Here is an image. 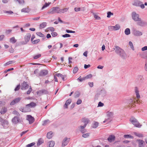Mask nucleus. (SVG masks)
Returning a JSON list of instances; mask_svg holds the SVG:
<instances>
[{"label": "nucleus", "mask_w": 147, "mask_h": 147, "mask_svg": "<svg viewBox=\"0 0 147 147\" xmlns=\"http://www.w3.org/2000/svg\"><path fill=\"white\" fill-rule=\"evenodd\" d=\"M114 50L115 53L122 59H125L127 58V55L125 51L119 46H115Z\"/></svg>", "instance_id": "f257e3e1"}, {"label": "nucleus", "mask_w": 147, "mask_h": 147, "mask_svg": "<svg viewBox=\"0 0 147 147\" xmlns=\"http://www.w3.org/2000/svg\"><path fill=\"white\" fill-rule=\"evenodd\" d=\"M130 121L136 127L140 128L142 125H140L137 120L134 117H132L130 119Z\"/></svg>", "instance_id": "f03ea898"}, {"label": "nucleus", "mask_w": 147, "mask_h": 147, "mask_svg": "<svg viewBox=\"0 0 147 147\" xmlns=\"http://www.w3.org/2000/svg\"><path fill=\"white\" fill-rule=\"evenodd\" d=\"M60 13V8L57 7H53L51 8L48 12L49 14H53L55 13Z\"/></svg>", "instance_id": "7ed1b4c3"}, {"label": "nucleus", "mask_w": 147, "mask_h": 147, "mask_svg": "<svg viewBox=\"0 0 147 147\" xmlns=\"http://www.w3.org/2000/svg\"><path fill=\"white\" fill-rule=\"evenodd\" d=\"M137 24L139 26L143 27L147 25V22L142 20L141 18H140L138 21Z\"/></svg>", "instance_id": "20e7f679"}, {"label": "nucleus", "mask_w": 147, "mask_h": 147, "mask_svg": "<svg viewBox=\"0 0 147 147\" xmlns=\"http://www.w3.org/2000/svg\"><path fill=\"white\" fill-rule=\"evenodd\" d=\"M70 138L67 137H65L62 142V147H64L66 146L69 143Z\"/></svg>", "instance_id": "39448f33"}, {"label": "nucleus", "mask_w": 147, "mask_h": 147, "mask_svg": "<svg viewBox=\"0 0 147 147\" xmlns=\"http://www.w3.org/2000/svg\"><path fill=\"white\" fill-rule=\"evenodd\" d=\"M133 34L134 36L137 37L140 36L143 34L142 32L136 29L133 30Z\"/></svg>", "instance_id": "423d86ee"}, {"label": "nucleus", "mask_w": 147, "mask_h": 147, "mask_svg": "<svg viewBox=\"0 0 147 147\" xmlns=\"http://www.w3.org/2000/svg\"><path fill=\"white\" fill-rule=\"evenodd\" d=\"M132 19L135 21H138L140 18H139V15L135 12L132 13Z\"/></svg>", "instance_id": "0eeeda50"}, {"label": "nucleus", "mask_w": 147, "mask_h": 147, "mask_svg": "<svg viewBox=\"0 0 147 147\" xmlns=\"http://www.w3.org/2000/svg\"><path fill=\"white\" fill-rule=\"evenodd\" d=\"M134 5L136 6H140L142 9H144L145 7L143 3L139 1H137L135 2Z\"/></svg>", "instance_id": "6e6552de"}, {"label": "nucleus", "mask_w": 147, "mask_h": 147, "mask_svg": "<svg viewBox=\"0 0 147 147\" xmlns=\"http://www.w3.org/2000/svg\"><path fill=\"white\" fill-rule=\"evenodd\" d=\"M21 99V98L20 97H18L15 99L10 102V105H13L15 104L18 102L20 101Z\"/></svg>", "instance_id": "1a4fd4ad"}, {"label": "nucleus", "mask_w": 147, "mask_h": 147, "mask_svg": "<svg viewBox=\"0 0 147 147\" xmlns=\"http://www.w3.org/2000/svg\"><path fill=\"white\" fill-rule=\"evenodd\" d=\"M31 36V34L29 33H27L26 34L24 37V39L26 43H24V44H26L29 41Z\"/></svg>", "instance_id": "9d476101"}, {"label": "nucleus", "mask_w": 147, "mask_h": 147, "mask_svg": "<svg viewBox=\"0 0 147 147\" xmlns=\"http://www.w3.org/2000/svg\"><path fill=\"white\" fill-rule=\"evenodd\" d=\"M27 119L29 121V123L31 124L33 123L34 121V119L31 115H28L27 116Z\"/></svg>", "instance_id": "9b49d317"}, {"label": "nucleus", "mask_w": 147, "mask_h": 147, "mask_svg": "<svg viewBox=\"0 0 147 147\" xmlns=\"http://www.w3.org/2000/svg\"><path fill=\"white\" fill-rule=\"evenodd\" d=\"M48 71L46 70H43L41 71L39 74L37 75V76H45L48 74Z\"/></svg>", "instance_id": "f8f14e48"}, {"label": "nucleus", "mask_w": 147, "mask_h": 147, "mask_svg": "<svg viewBox=\"0 0 147 147\" xmlns=\"http://www.w3.org/2000/svg\"><path fill=\"white\" fill-rule=\"evenodd\" d=\"M137 141L138 142V144L139 147H144L145 143L144 141L141 140H137Z\"/></svg>", "instance_id": "ddd939ff"}, {"label": "nucleus", "mask_w": 147, "mask_h": 147, "mask_svg": "<svg viewBox=\"0 0 147 147\" xmlns=\"http://www.w3.org/2000/svg\"><path fill=\"white\" fill-rule=\"evenodd\" d=\"M29 87V85L26 82H23L21 86V89L22 90H25L27 89Z\"/></svg>", "instance_id": "4468645a"}, {"label": "nucleus", "mask_w": 147, "mask_h": 147, "mask_svg": "<svg viewBox=\"0 0 147 147\" xmlns=\"http://www.w3.org/2000/svg\"><path fill=\"white\" fill-rule=\"evenodd\" d=\"M135 92L136 95V98L138 99H139L140 97V95L139 93V91L138 88L136 87L135 88Z\"/></svg>", "instance_id": "2eb2a0df"}, {"label": "nucleus", "mask_w": 147, "mask_h": 147, "mask_svg": "<svg viewBox=\"0 0 147 147\" xmlns=\"http://www.w3.org/2000/svg\"><path fill=\"white\" fill-rule=\"evenodd\" d=\"M8 124V122L7 121L4 119L1 123V125L3 127H7Z\"/></svg>", "instance_id": "dca6fc26"}, {"label": "nucleus", "mask_w": 147, "mask_h": 147, "mask_svg": "<svg viewBox=\"0 0 147 147\" xmlns=\"http://www.w3.org/2000/svg\"><path fill=\"white\" fill-rule=\"evenodd\" d=\"M82 121L84 123V125H86L90 121L88 118H84L82 119Z\"/></svg>", "instance_id": "f3484780"}, {"label": "nucleus", "mask_w": 147, "mask_h": 147, "mask_svg": "<svg viewBox=\"0 0 147 147\" xmlns=\"http://www.w3.org/2000/svg\"><path fill=\"white\" fill-rule=\"evenodd\" d=\"M115 139V136L113 135H110L108 138V141L110 142L113 141Z\"/></svg>", "instance_id": "a211bd4d"}, {"label": "nucleus", "mask_w": 147, "mask_h": 147, "mask_svg": "<svg viewBox=\"0 0 147 147\" xmlns=\"http://www.w3.org/2000/svg\"><path fill=\"white\" fill-rule=\"evenodd\" d=\"M13 122L15 123L16 124L19 122V118L18 117L15 116L12 119Z\"/></svg>", "instance_id": "6ab92c4d"}, {"label": "nucleus", "mask_w": 147, "mask_h": 147, "mask_svg": "<svg viewBox=\"0 0 147 147\" xmlns=\"http://www.w3.org/2000/svg\"><path fill=\"white\" fill-rule=\"evenodd\" d=\"M47 25V23L46 22H43L40 25V29L46 27Z\"/></svg>", "instance_id": "aec40b11"}, {"label": "nucleus", "mask_w": 147, "mask_h": 147, "mask_svg": "<svg viewBox=\"0 0 147 147\" xmlns=\"http://www.w3.org/2000/svg\"><path fill=\"white\" fill-rule=\"evenodd\" d=\"M36 105V104L34 102H31L30 103L27 105L26 106V107H34Z\"/></svg>", "instance_id": "412c9836"}, {"label": "nucleus", "mask_w": 147, "mask_h": 147, "mask_svg": "<svg viewBox=\"0 0 147 147\" xmlns=\"http://www.w3.org/2000/svg\"><path fill=\"white\" fill-rule=\"evenodd\" d=\"M44 142V140L41 138H39L38 141L37 145V146H39Z\"/></svg>", "instance_id": "4be33fe9"}, {"label": "nucleus", "mask_w": 147, "mask_h": 147, "mask_svg": "<svg viewBox=\"0 0 147 147\" xmlns=\"http://www.w3.org/2000/svg\"><path fill=\"white\" fill-rule=\"evenodd\" d=\"M7 109L6 107L3 108L0 111V113L1 114H4L7 111Z\"/></svg>", "instance_id": "5701e85b"}, {"label": "nucleus", "mask_w": 147, "mask_h": 147, "mask_svg": "<svg viewBox=\"0 0 147 147\" xmlns=\"http://www.w3.org/2000/svg\"><path fill=\"white\" fill-rule=\"evenodd\" d=\"M107 115L108 117H110L111 118L112 117L113 115V113L112 112H108L107 113Z\"/></svg>", "instance_id": "b1692460"}, {"label": "nucleus", "mask_w": 147, "mask_h": 147, "mask_svg": "<svg viewBox=\"0 0 147 147\" xmlns=\"http://www.w3.org/2000/svg\"><path fill=\"white\" fill-rule=\"evenodd\" d=\"M68 8H66L63 9H60V13H63L67 12L68 10Z\"/></svg>", "instance_id": "393cba45"}, {"label": "nucleus", "mask_w": 147, "mask_h": 147, "mask_svg": "<svg viewBox=\"0 0 147 147\" xmlns=\"http://www.w3.org/2000/svg\"><path fill=\"white\" fill-rule=\"evenodd\" d=\"M53 136V133L51 131L48 132L47 134V137L49 139L51 138Z\"/></svg>", "instance_id": "a878e982"}, {"label": "nucleus", "mask_w": 147, "mask_h": 147, "mask_svg": "<svg viewBox=\"0 0 147 147\" xmlns=\"http://www.w3.org/2000/svg\"><path fill=\"white\" fill-rule=\"evenodd\" d=\"M98 125V123L96 121H94L93 122L92 125V127L94 128H96Z\"/></svg>", "instance_id": "bb28decb"}, {"label": "nucleus", "mask_w": 147, "mask_h": 147, "mask_svg": "<svg viewBox=\"0 0 147 147\" xmlns=\"http://www.w3.org/2000/svg\"><path fill=\"white\" fill-rule=\"evenodd\" d=\"M17 41V40L15 39L14 37L11 38L10 39V42L13 44L15 43Z\"/></svg>", "instance_id": "cd10ccee"}, {"label": "nucleus", "mask_w": 147, "mask_h": 147, "mask_svg": "<svg viewBox=\"0 0 147 147\" xmlns=\"http://www.w3.org/2000/svg\"><path fill=\"white\" fill-rule=\"evenodd\" d=\"M114 30H117L120 29V26L118 24H116L115 26H113Z\"/></svg>", "instance_id": "c85d7f7f"}, {"label": "nucleus", "mask_w": 147, "mask_h": 147, "mask_svg": "<svg viewBox=\"0 0 147 147\" xmlns=\"http://www.w3.org/2000/svg\"><path fill=\"white\" fill-rule=\"evenodd\" d=\"M125 34L126 35H128L130 34V30L129 28H126L125 31Z\"/></svg>", "instance_id": "c756f323"}, {"label": "nucleus", "mask_w": 147, "mask_h": 147, "mask_svg": "<svg viewBox=\"0 0 147 147\" xmlns=\"http://www.w3.org/2000/svg\"><path fill=\"white\" fill-rule=\"evenodd\" d=\"M112 120V118H111L110 117H108V118L105 119V120L103 121V123H108L111 121Z\"/></svg>", "instance_id": "7c9ffc66"}, {"label": "nucleus", "mask_w": 147, "mask_h": 147, "mask_svg": "<svg viewBox=\"0 0 147 147\" xmlns=\"http://www.w3.org/2000/svg\"><path fill=\"white\" fill-rule=\"evenodd\" d=\"M15 62V61H9L7 63H6L5 64H4V66H6L7 65H8L10 64H12L13 63H14Z\"/></svg>", "instance_id": "2f4dec72"}, {"label": "nucleus", "mask_w": 147, "mask_h": 147, "mask_svg": "<svg viewBox=\"0 0 147 147\" xmlns=\"http://www.w3.org/2000/svg\"><path fill=\"white\" fill-rule=\"evenodd\" d=\"M134 133L135 135L139 137H142L143 136V135L142 134L136 132H134Z\"/></svg>", "instance_id": "473e14b6"}, {"label": "nucleus", "mask_w": 147, "mask_h": 147, "mask_svg": "<svg viewBox=\"0 0 147 147\" xmlns=\"http://www.w3.org/2000/svg\"><path fill=\"white\" fill-rule=\"evenodd\" d=\"M49 147H53L55 144V142L53 141H52L49 142Z\"/></svg>", "instance_id": "72a5a7b5"}, {"label": "nucleus", "mask_w": 147, "mask_h": 147, "mask_svg": "<svg viewBox=\"0 0 147 147\" xmlns=\"http://www.w3.org/2000/svg\"><path fill=\"white\" fill-rule=\"evenodd\" d=\"M16 2H18L19 4L23 5L24 3V0H14Z\"/></svg>", "instance_id": "f704fd0d"}, {"label": "nucleus", "mask_w": 147, "mask_h": 147, "mask_svg": "<svg viewBox=\"0 0 147 147\" xmlns=\"http://www.w3.org/2000/svg\"><path fill=\"white\" fill-rule=\"evenodd\" d=\"M90 135V133H87L86 134H84L82 135V137L84 138H88Z\"/></svg>", "instance_id": "c9c22d12"}, {"label": "nucleus", "mask_w": 147, "mask_h": 147, "mask_svg": "<svg viewBox=\"0 0 147 147\" xmlns=\"http://www.w3.org/2000/svg\"><path fill=\"white\" fill-rule=\"evenodd\" d=\"M129 44L132 49L133 50H134V46L132 42L130 41H129Z\"/></svg>", "instance_id": "e433bc0d"}, {"label": "nucleus", "mask_w": 147, "mask_h": 147, "mask_svg": "<svg viewBox=\"0 0 147 147\" xmlns=\"http://www.w3.org/2000/svg\"><path fill=\"white\" fill-rule=\"evenodd\" d=\"M51 3H45V4L42 7V9H43L45 8H46V7L48 6Z\"/></svg>", "instance_id": "4c0bfd02"}, {"label": "nucleus", "mask_w": 147, "mask_h": 147, "mask_svg": "<svg viewBox=\"0 0 147 147\" xmlns=\"http://www.w3.org/2000/svg\"><path fill=\"white\" fill-rule=\"evenodd\" d=\"M36 34L38 36L40 37H45L44 34H43L40 32H37Z\"/></svg>", "instance_id": "58836bf2"}, {"label": "nucleus", "mask_w": 147, "mask_h": 147, "mask_svg": "<svg viewBox=\"0 0 147 147\" xmlns=\"http://www.w3.org/2000/svg\"><path fill=\"white\" fill-rule=\"evenodd\" d=\"M5 104V102L4 101H0V107L4 105Z\"/></svg>", "instance_id": "ea45409f"}, {"label": "nucleus", "mask_w": 147, "mask_h": 147, "mask_svg": "<svg viewBox=\"0 0 147 147\" xmlns=\"http://www.w3.org/2000/svg\"><path fill=\"white\" fill-rule=\"evenodd\" d=\"M35 144L34 142H32L27 145L26 146V147H31L34 145Z\"/></svg>", "instance_id": "a19ab883"}, {"label": "nucleus", "mask_w": 147, "mask_h": 147, "mask_svg": "<svg viewBox=\"0 0 147 147\" xmlns=\"http://www.w3.org/2000/svg\"><path fill=\"white\" fill-rule=\"evenodd\" d=\"M49 120H45V121H43L42 125H45L47 124L48 123H49Z\"/></svg>", "instance_id": "79ce46f5"}, {"label": "nucleus", "mask_w": 147, "mask_h": 147, "mask_svg": "<svg viewBox=\"0 0 147 147\" xmlns=\"http://www.w3.org/2000/svg\"><path fill=\"white\" fill-rule=\"evenodd\" d=\"M3 12L5 13H7L9 14H11L13 13V11H4Z\"/></svg>", "instance_id": "37998d69"}, {"label": "nucleus", "mask_w": 147, "mask_h": 147, "mask_svg": "<svg viewBox=\"0 0 147 147\" xmlns=\"http://www.w3.org/2000/svg\"><path fill=\"white\" fill-rule=\"evenodd\" d=\"M12 113L15 115H16L18 116H19L20 115L19 113L16 111H13Z\"/></svg>", "instance_id": "c03bdc74"}, {"label": "nucleus", "mask_w": 147, "mask_h": 147, "mask_svg": "<svg viewBox=\"0 0 147 147\" xmlns=\"http://www.w3.org/2000/svg\"><path fill=\"white\" fill-rule=\"evenodd\" d=\"M92 76L91 74H89L88 75H87L85 77H84L85 79H88L89 78H91L92 77Z\"/></svg>", "instance_id": "a18cd8bd"}, {"label": "nucleus", "mask_w": 147, "mask_h": 147, "mask_svg": "<svg viewBox=\"0 0 147 147\" xmlns=\"http://www.w3.org/2000/svg\"><path fill=\"white\" fill-rule=\"evenodd\" d=\"M39 92L42 93V94H46L48 93L47 91L46 90H40Z\"/></svg>", "instance_id": "49530a36"}, {"label": "nucleus", "mask_w": 147, "mask_h": 147, "mask_svg": "<svg viewBox=\"0 0 147 147\" xmlns=\"http://www.w3.org/2000/svg\"><path fill=\"white\" fill-rule=\"evenodd\" d=\"M85 78H84V77L83 78H81V77L80 76V77L78 79V80H79L80 81V82H82L83 81L85 80Z\"/></svg>", "instance_id": "de8ad7c7"}, {"label": "nucleus", "mask_w": 147, "mask_h": 147, "mask_svg": "<svg viewBox=\"0 0 147 147\" xmlns=\"http://www.w3.org/2000/svg\"><path fill=\"white\" fill-rule=\"evenodd\" d=\"M94 17L95 19L97 20H100V17L98 16L97 15L94 14Z\"/></svg>", "instance_id": "09e8293b"}, {"label": "nucleus", "mask_w": 147, "mask_h": 147, "mask_svg": "<svg viewBox=\"0 0 147 147\" xmlns=\"http://www.w3.org/2000/svg\"><path fill=\"white\" fill-rule=\"evenodd\" d=\"M107 18H109L111 16L113 15V13H111V12H107Z\"/></svg>", "instance_id": "8fccbe9b"}, {"label": "nucleus", "mask_w": 147, "mask_h": 147, "mask_svg": "<svg viewBox=\"0 0 147 147\" xmlns=\"http://www.w3.org/2000/svg\"><path fill=\"white\" fill-rule=\"evenodd\" d=\"M62 36L64 38L69 37L71 36L70 35H69L68 34H65L62 35Z\"/></svg>", "instance_id": "3c124183"}, {"label": "nucleus", "mask_w": 147, "mask_h": 147, "mask_svg": "<svg viewBox=\"0 0 147 147\" xmlns=\"http://www.w3.org/2000/svg\"><path fill=\"white\" fill-rule=\"evenodd\" d=\"M78 68L77 67H75L73 70V72L74 74L76 73L78 71Z\"/></svg>", "instance_id": "603ef678"}, {"label": "nucleus", "mask_w": 147, "mask_h": 147, "mask_svg": "<svg viewBox=\"0 0 147 147\" xmlns=\"http://www.w3.org/2000/svg\"><path fill=\"white\" fill-rule=\"evenodd\" d=\"M108 28L110 31L114 30V27L113 26H110L108 27Z\"/></svg>", "instance_id": "864d4df0"}, {"label": "nucleus", "mask_w": 147, "mask_h": 147, "mask_svg": "<svg viewBox=\"0 0 147 147\" xmlns=\"http://www.w3.org/2000/svg\"><path fill=\"white\" fill-rule=\"evenodd\" d=\"M41 56V55L39 54L34 56V59H37Z\"/></svg>", "instance_id": "5fc2aeb1"}, {"label": "nucleus", "mask_w": 147, "mask_h": 147, "mask_svg": "<svg viewBox=\"0 0 147 147\" xmlns=\"http://www.w3.org/2000/svg\"><path fill=\"white\" fill-rule=\"evenodd\" d=\"M80 131L82 134L86 133L87 131V130L85 129H80Z\"/></svg>", "instance_id": "6e6d98bb"}, {"label": "nucleus", "mask_w": 147, "mask_h": 147, "mask_svg": "<svg viewBox=\"0 0 147 147\" xmlns=\"http://www.w3.org/2000/svg\"><path fill=\"white\" fill-rule=\"evenodd\" d=\"M40 41V40L39 39H38L35 40H34L33 41L32 43L33 44H35L38 43Z\"/></svg>", "instance_id": "4d7b16f0"}, {"label": "nucleus", "mask_w": 147, "mask_h": 147, "mask_svg": "<svg viewBox=\"0 0 147 147\" xmlns=\"http://www.w3.org/2000/svg\"><path fill=\"white\" fill-rule=\"evenodd\" d=\"M20 84L18 85V86H17L15 88V89H14V90L15 91L18 90H19L20 89Z\"/></svg>", "instance_id": "13d9d810"}, {"label": "nucleus", "mask_w": 147, "mask_h": 147, "mask_svg": "<svg viewBox=\"0 0 147 147\" xmlns=\"http://www.w3.org/2000/svg\"><path fill=\"white\" fill-rule=\"evenodd\" d=\"M86 125H84L83 126H82V125L80 126V127H79V130L85 129V128L86 127Z\"/></svg>", "instance_id": "bf43d9fd"}, {"label": "nucleus", "mask_w": 147, "mask_h": 147, "mask_svg": "<svg viewBox=\"0 0 147 147\" xmlns=\"http://www.w3.org/2000/svg\"><path fill=\"white\" fill-rule=\"evenodd\" d=\"M66 32L67 33H74L75 32L74 31L70 30H66Z\"/></svg>", "instance_id": "052dcab7"}, {"label": "nucleus", "mask_w": 147, "mask_h": 147, "mask_svg": "<svg viewBox=\"0 0 147 147\" xmlns=\"http://www.w3.org/2000/svg\"><path fill=\"white\" fill-rule=\"evenodd\" d=\"M144 68L145 70L147 71V60L145 61Z\"/></svg>", "instance_id": "680f3d73"}, {"label": "nucleus", "mask_w": 147, "mask_h": 147, "mask_svg": "<svg viewBox=\"0 0 147 147\" xmlns=\"http://www.w3.org/2000/svg\"><path fill=\"white\" fill-rule=\"evenodd\" d=\"M82 102V100L81 99H78V100H77V102H76V104L78 105H80V104H81V103Z\"/></svg>", "instance_id": "e2e57ef3"}, {"label": "nucleus", "mask_w": 147, "mask_h": 147, "mask_svg": "<svg viewBox=\"0 0 147 147\" xmlns=\"http://www.w3.org/2000/svg\"><path fill=\"white\" fill-rule=\"evenodd\" d=\"M51 34L53 37H55L57 35V33L56 32H52L51 33Z\"/></svg>", "instance_id": "0e129e2a"}, {"label": "nucleus", "mask_w": 147, "mask_h": 147, "mask_svg": "<svg viewBox=\"0 0 147 147\" xmlns=\"http://www.w3.org/2000/svg\"><path fill=\"white\" fill-rule=\"evenodd\" d=\"M71 100L70 99H68L66 101L65 103L67 104V105H69L71 103Z\"/></svg>", "instance_id": "69168bd1"}, {"label": "nucleus", "mask_w": 147, "mask_h": 147, "mask_svg": "<svg viewBox=\"0 0 147 147\" xmlns=\"http://www.w3.org/2000/svg\"><path fill=\"white\" fill-rule=\"evenodd\" d=\"M74 10L76 12L79 11L80 10V8L79 7H75L74 8Z\"/></svg>", "instance_id": "338daca9"}, {"label": "nucleus", "mask_w": 147, "mask_h": 147, "mask_svg": "<svg viewBox=\"0 0 147 147\" xmlns=\"http://www.w3.org/2000/svg\"><path fill=\"white\" fill-rule=\"evenodd\" d=\"M32 90V89L31 87L29 88V90L26 93L28 94H29Z\"/></svg>", "instance_id": "774afa93"}]
</instances>
